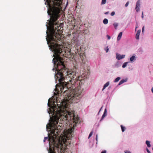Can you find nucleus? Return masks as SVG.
Returning <instances> with one entry per match:
<instances>
[{
    "label": "nucleus",
    "mask_w": 153,
    "mask_h": 153,
    "mask_svg": "<svg viewBox=\"0 0 153 153\" xmlns=\"http://www.w3.org/2000/svg\"><path fill=\"white\" fill-rule=\"evenodd\" d=\"M127 81V80L126 79H123L120 81L119 82L118 85H120L121 84H122L123 83L126 82Z\"/></svg>",
    "instance_id": "nucleus-7"
},
{
    "label": "nucleus",
    "mask_w": 153,
    "mask_h": 153,
    "mask_svg": "<svg viewBox=\"0 0 153 153\" xmlns=\"http://www.w3.org/2000/svg\"><path fill=\"white\" fill-rule=\"evenodd\" d=\"M141 17H142V18H143V12H142V13Z\"/></svg>",
    "instance_id": "nucleus-27"
},
{
    "label": "nucleus",
    "mask_w": 153,
    "mask_h": 153,
    "mask_svg": "<svg viewBox=\"0 0 153 153\" xmlns=\"http://www.w3.org/2000/svg\"><path fill=\"white\" fill-rule=\"evenodd\" d=\"M108 21L107 19H105L103 20V23L105 24L106 25L108 23Z\"/></svg>",
    "instance_id": "nucleus-10"
},
{
    "label": "nucleus",
    "mask_w": 153,
    "mask_h": 153,
    "mask_svg": "<svg viewBox=\"0 0 153 153\" xmlns=\"http://www.w3.org/2000/svg\"><path fill=\"white\" fill-rule=\"evenodd\" d=\"M141 32L140 30H138L137 31V33L136 35V38L137 39H139V35Z\"/></svg>",
    "instance_id": "nucleus-6"
},
{
    "label": "nucleus",
    "mask_w": 153,
    "mask_h": 153,
    "mask_svg": "<svg viewBox=\"0 0 153 153\" xmlns=\"http://www.w3.org/2000/svg\"><path fill=\"white\" fill-rule=\"evenodd\" d=\"M109 82H107L104 85V86H103V89H102V91H103L104 89H105V88L108 87L109 85Z\"/></svg>",
    "instance_id": "nucleus-8"
},
{
    "label": "nucleus",
    "mask_w": 153,
    "mask_h": 153,
    "mask_svg": "<svg viewBox=\"0 0 153 153\" xmlns=\"http://www.w3.org/2000/svg\"><path fill=\"white\" fill-rule=\"evenodd\" d=\"M106 3V0H102L101 4H105Z\"/></svg>",
    "instance_id": "nucleus-18"
},
{
    "label": "nucleus",
    "mask_w": 153,
    "mask_h": 153,
    "mask_svg": "<svg viewBox=\"0 0 153 153\" xmlns=\"http://www.w3.org/2000/svg\"><path fill=\"white\" fill-rule=\"evenodd\" d=\"M152 92L153 93V87H152Z\"/></svg>",
    "instance_id": "nucleus-33"
},
{
    "label": "nucleus",
    "mask_w": 153,
    "mask_h": 153,
    "mask_svg": "<svg viewBox=\"0 0 153 153\" xmlns=\"http://www.w3.org/2000/svg\"><path fill=\"white\" fill-rule=\"evenodd\" d=\"M146 150L148 153H151V152L147 148H146Z\"/></svg>",
    "instance_id": "nucleus-26"
},
{
    "label": "nucleus",
    "mask_w": 153,
    "mask_h": 153,
    "mask_svg": "<svg viewBox=\"0 0 153 153\" xmlns=\"http://www.w3.org/2000/svg\"><path fill=\"white\" fill-rule=\"evenodd\" d=\"M135 58V56H133L131 57L130 58V60L131 62H132L133 60Z\"/></svg>",
    "instance_id": "nucleus-15"
},
{
    "label": "nucleus",
    "mask_w": 153,
    "mask_h": 153,
    "mask_svg": "<svg viewBox=\"0 0 153 153\" xmlns=\"http://www.w3.org/2000/svg\"><path fill=\"white\" fill-rule=\"evenodd\" d=\"M140 0H138L137 1L136 3V7H135V9L136 11L137 12H138L140 10Z\"/></svg>",
    "instance_id": "nucleus-4"
},
{
    "label": "nucleus",
    "mask_w": 153,
    "mask_h": 153,
    "mask_svg": "<svg viewBox=\"0 0 153 153\" xmlns=\"http://www.w3.org/2000/svg\"><path fill=\"white\" fill-rule=\"evenodd\" d=\"M101 153H106V151L105 150H104V151H102V152Z\"/></svg>",
    "instance_id": "nucleus-28"
},
{
    "label": "nucleus",
    "mask_w": 153,
    "mask_h": 153,
    "mask_svg": "<svg viewBox=\"0 0 153 153\" xmlns=\"http://www.w3.org/2000/svg\"><path fill=\"white\" fill-rule=\"evenodd\" d=\"M113 25L114 26V28H115V29H117V26L118 25L117 23H114L113 24Z\"/></svg>",
    "instance_id": "nucleus-16"
},
{
    "label": "nucleus",
    "mask_w": 153,
    "mask_h": 153,
    "mask_svg": "<svg viewBox=\"0 0 153 153\" xmlns=\"http://www.w3.org/2000/svg\"><path fill=\"white\" fill-rule=\"evenodd\" d=\"M122 34L123 33L122 32H121L119 33L117 37V40H119L121 39V38L122 35Z\"/></svg>",
    "instance_id": "nucleus-9"
},
{
    "label": "nucleus",
    "mask_w": 153,
    "mask_h": 153,
    "mask_svg": "<svg viewBox=\"0 0 153 153\" xmlns=\"http://www.w3.org/2000/svg\"><path fill=\"white\" fill-rule=\"evenodd\" d=\"M125 55H121L120 54H116V58L118 60H120L124 58Z\"/></svg>",
    "instance_id": "nucleus-5"
},
{
    "label": "nucleus",
    "mask_w": 153,
    "mask_h": 153,
    "mask_svg": "<svg viewBox=\"0 0 153 153\" xmlns=\"http://www.w3.org/2000/svg\"><path fill=\"white\" fill-rule=\"evenodd\" d=\"M137 27H136V28Z\"/></svg>",
    "instance_id": "nucleus-34"
},
{
    "label": "nucleus",
    "mask_w": 153,
    "mask_h": 153,
    "mask_svg": "<svg viewBox=\"0 0 153 153\" xmlns=\"http://www.w3.org/2000/svg\"><path fill=\"white\" fill-rule=\"evenodd\" d=\"M105 51L107 53L109 49L108 48V47H107L105 49Z\"/></svg>",
    "instance_id": "nucleus-22"
},
{
    "label": "nucleus",
    "mask_w": 153,
    "mask_h": 153,
    "mask_svg": "<svg viewBox=\"0 0 153 153\" xmlns=\"http://www.w3.org/2000/svg\"><path fill=\"white\" fill-rule=\"evenodd\" d=\"M64 84H66L65 86H64L63 89L60 90V85L59 82V84H57L56 85V90L59 92L61 93H66L68 94L67 96L65 97L63 100H61V102L57 99H56V103L57 105L54 102H53L52 99H49L48 100V106L51 107L53 106V111L50 110V113L52 115V117H50V120H49L53 122L54 123L58 124L59 120L60 119L62 120H68L71 121L73 120V122L77 124L79 121V119L78 117H75L73 113L69 112L67 110V108H68L69 103H71L74 102H77V100L80 97L81 95L80 91L77 89V88L75 87V88H73L72 87V90H69L68 88H71V87H69L70 85L76 86L78 87L80 84L78 85L77 84L75 85H72L70 82H64Z\"/></svg>",
    "instance_id": "nucleus-2"
},
{
    "label": "nucleus",
    "mask_w": 153,
    "mask_h": 153,
    "mask_svg": "<svg viewBox=\"0 0 153 153\" xmlns=\"http://www.w3.org/2000/svg\"><path fill=\"white\" fill-rule=\"evenodd\" d=\"M77 51L78 52V53H79V55H80V56H81V53H80V50H79V49H77Z\"/></svg>",
    "instance_id": "nucleus-20"
},
{
    "label": "nucleus",
    "mask_w": 153,
    "mask_h": 153,
    "mask_svg": "<svg viewBox=\"0 0 153 153\" xmlns=\"http://www.w3.org/2000/svg\"><path fill=\"white\" fill-rule=\"evenodd\" d=\"M128 62H125L122 65V67L123 68H125L127 65Z\"/></svg>",
    "instance_id": "nucleus-14"
},
{
    "label": "nucleus",
    "mask_w": 153,
    "mask_h": 153,
    "mask_svg": "<svg viewBox=\"0 0 153 153\" xmlns=\"http://www.w3.org/2000/svg\"><path fill=\"white\" fill-rule=\"evenodd\" d=\"M109 13V12L108 11V12H105L104 13L105 14L107 15V14H108Z\"/></svg>",
    "instance_id": "nucleus-29"
},
{
    "label": "nucleus",
    "mask_w": 153,
    "mask_h": 153,
    "mask_svg": "<svg viewBox=\"0 0 153 153\" xmlns=\"http://www.w3.org/2000/svg\"><path fill=\"white\" fill-rule=\"evenodd\" d=\"M93 133V131H92L90 132V134H89V136H88V138H89L92 135Z\"/></svg>",
    "instance_id": "nucleus-19"
},
{
    "label": "nucleus",
    "mask_w": 153,
    "mask_h": 153,
    "mask_svg": "<svg viewBox=\"0 0 153 153\" xmlns=\"http://www.w3.org/2000/svg\"><path fill=\"white\" fill-rule=\"evenodd\" d=\"M115 12H114V11H113V12H112L111 13V16H114V15H115Z\"/></svg>",
    "instance_id": "nucleus-21"
},
{
    "label": "nucleus",
    "mask_w": 153,
    "mask_h": 153,
    "mask_svg": "<svg viewBox=\"0 0 153 153\" xmlns=\"http://www.w3.org/2000/svg\"><path fill=\"white\" fill-rule=\"evenodd\" d=\"M144 27H143V28H142V32H143V31H144Z\"/></svg>",
    "instance_id": "nucleus-32"
},
{
    "label": "nucleus",
    "mask_w": 153,
    "mask_h": 153,
    "mask_svg": "<svg viewBox=\"0 0 153 153\" xmlns=\"http://www.w3.org/2000/svg\"><path fill=\"white\" fill-rule=\"evenodd\" d=\"M120 79V78L119 77H117L114 81V82H118Z\"/></svg>",
    "instance_id": "nucleus-13"
},
{
    "label": "nucleus",
    "mask_w": 153,
    "mask_h": 153,
    "mask_svg": "<svg viewBox=\"0 0 153 153\" xmlns=\"http://www.w3.org/2000/svg\"><path fill=\"white\" fill-rule=\"evenodd\" d=\"M107 37L108 39H110V38H111V37L109 36L108 35H107Z\"/></svg>",
    "instance_id": "nucleus-25"
},
{
    "label": "nucleus",
    "mask_w": 153,
    "mask_h": 153,
    "mask_svg": "<svg viewBox=\"0 0 153 153\" xmlns=\"http://www.w3.org/2000/svg\"><path fill=\"white\" fill-rule=\"evenodd\" d=\"M146 144L147 146L148 147H150L151 146V145L150 144V142L148 140L146 141Z\"/></svg>",
    "instance_id": "nucleus-12"
},
{
    "label": "nucleus",
    "mask_w": 153,
    "mask_h": 153,
    "mask_svg": "<svg viewBox=\"0 0 153 153\" xmlns=\"http://www.w3.org/2000/svg\"><path fill=\"white\" fill-rule=\"evenodd\" d=\"M129 1H127L126 3V4L125 5V7H127L128 6L129 4Z\"/></svg>",
    "instance_id": "nucleus-23"
},
{
    "label": "nucleus",
    "mask_w": 153,
    "mask_h": 153,
    "mask_svg": "<svg viewBox=\"0 0 153 153\" xmlns=\"http://www.w3.org/2000/svg\"><path fill=\"white\" fill-rule=\"evenodd\" d=\"M63 0H46L45 4L48 6L47 12L51 16L50 20L49 21V26L47 25V30L49 32L48 38L49 41L47 40L48 44L50 43L49 47L54 52L55 56L53 58L55 70L57 72L55 75V78L58 80L60 85V90L63 89L64 86L66 84L64 82H71L72 85H78L80 84L82 79L77 74L73 71H68L63 61V56L62 48L63 45L59 44L61 43V34L63 32L62 27L59 25L58 19L62 13V3Z\"/></svg>",
    "instance_id": "nucleus-1"
},
{
    "label": "nucleus",
    "mask_w": 153,
    "mask_h": 153,
    "mask_svg": "<svg viewBox=\"0 0 153 153\" xmlns=\"http://www.w3.org/2000/svg\"><path fill=\"white\" fill-rule=\"evenodd\" d=\"M125 153H131V152H130V151H128V150L125 151Z\"/></svg>",
    "instance_id": "nucleus-24"
},
{
    "label": "nucleus",
    "mask_w": 153,
    "mask_h": 153,
    "mask_svg": "<svg viewBox=\"0 0 153 153\" xmlns=\"http://www.w3.org/2000/svg\"><path fill=\"white\" fill-rule=\"evenodd\" d=\"M106 114H105V113H104L102 115V117L101 118V121L106 116Z\"/></svg>",
    "instance_id": "nucleus-17"
},
{
    "label": "nucleus",
    "mask_w": 153,
    "mask_h": 153,
    "mask_svg": "<svg viewBox=\"0 0 153 153\" xmlns=\"http://www.w3.org/2000/svg\"><path fill=\"white\" fill-rule=\"evenodd\" d=\"M54 123L49 120V123L47 126V128L50 129L51 131L50 135L49 138L48 137H45L44 142L48 139L49 141L50 146L49 153H62L64 150L63 144L67 146L69 145L71 143V138L73 132V128H70L67 131L64 136L61 138V140L59 138L61 127L59 126L57 127L58 124Z\"/></svg>",
    "instance_id": "nucleus-3"
},
{
    "label": "nucleus",
    "mask_w": 153,
    "mask_h": 153,
    "mask_svg": "<svg viewBox=\"0 0 153 153\" xmlns=\"http://www.w3.org/2000/svg\"><path fill=\"white\" fill-rule=\"evenodd\" d=\"M120 127L121 128L122 131V132H124L126 128L125 127L123 126L122 125H121L120 126Z\"/></svg>",
    "instance_id": "nucleus-11"
},
{
    "label": "nucleus",
    "mask_w": 153,
    "mask_h": 153,
    "mask_svg": "<svg viewBox=\"0 0 153 153\" xmlns=\"http://www.w3.org/2000/svg\"><path fill=\"white\" fill-rule=\"evenodd\" d=\"M97 137H98V135H96V139L97 141Z\"/></svg>",
    "instance_id": "nucleus-31"
},
{
    "label": "nucleus",
    "mask_w": 153,
    "mask_h": 153,
    "mask_svg": "<svg viewBox=\"0 0 153 153\" xmlns=\"http://www.w3.org/2000/svg\"><path fill=\"white\" fill-rule=\"evenodd\" d=\"M106 109H105L104 111V113H105V114H106Z\"/></svg>",
    "instance_id": "nucleus-30"
}]
</instances>
